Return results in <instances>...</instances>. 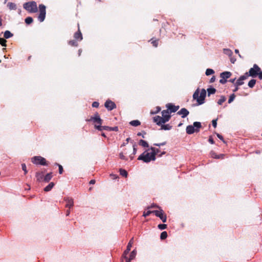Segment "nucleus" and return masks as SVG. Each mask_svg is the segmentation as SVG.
<instances>
[{"label": "nucleus", "instance_id": "6e6552de", "mask_svg": "<svg viewBox=\"0 0 262 262\" xmlns=\"http://www.w3.org/2000/svg\"><path fill=\"white\" fill-rule=\"evenodd\" d=\"M260 71V68L256 64H254L253 67L249 70V75L253 77H255L257 76Z\"/></svg>", "mask_w": 262, "mask_h": 262}, {"label": "nucleus", "instance_id": "aec40b11", "mask_svg": "<svg viewBox=\"0 0 262 262\" xmlns=\"http://www.w3.org/2000/svg\"><path fill=\"white\" fill-rule=\"evenodd\" d=\"M10 10H15L17 9V6L15 3L9 2L7 5Z\"/></svg>", "mask_w": 262, "mask_h": 262}, {"label": "nucleus", "instance_id": "5701e85b", "mask_svg": "<svg viewBox=\"0 0 262 262\" xmlns=\"http://www.w3.org/2000/svg\"><path fill=\"white\" fill-rule=\"evenodd\" d=\"M52 178V174L51 172L47 173L44 177L43 181L46 182H49L51 180Z\"/></svg>", "mask_w": 262, "mask_h": 262}, {"label": "nucleus", "instance_id": "5fc2aeb1", "mask_svg": "<svg viewBox=\"0 0 262 262\" xmlns=\"http://www.w3.org/2000/svg\"><path fill=\"white\" fill-rule=\"evenodd\" d=\"M136 144H134L133 145V155H134L136 154V152H137V148L136 147Z\"/></svg>", "mask_w": 262, "mask_h": 262}, {"label": "nucleus", "instance_id": "6e6d98bb", "mask_svg": "<svg viewBox=\"0 0 262 262\" xmlns=\"http://www.w3.org/2000/svg\"><path fill=\"white\" fill-rule=\"evenodd\" d=\"M153 46L157 47L158 46V40H154L151 42Z\"/></svg>", "mask_w": 262, "mask_h": 262}, {"label": "nucleus", "instance_id": "7c9ffc66", "mask_svg": "<svg viewBox=\"0 0 262 262\" xmlns=\"http://www.w3.org/2000/svg\"><path fill=\"white\" fill-rule=\"evenodd\" d=\"M128 154V152L127 151H125L124 152H120L119 154V157L122 160H127V158L124 155H127Z\"/></svg>", "mask_w": 262, "mask_h": 262}, {"label": "nucleus", "instance_id": "79ce46f5", "mask_svg": "<svg viewBox=\"0 0 262 262\" xmlns=\"http://www.w3.org/2000/svg\"><path fill=\"white\" fill-rule=\"evenodd\" d=\"M235 96L234 94H231L230 96L229 99L228 100V103H231L235 99Z\"/></svg>", "mask_w": 262, "mask_h": 262}, {"label": "nucleus", "instance_id": "69168bd1", "mask_svg": "<svg viewBox=\"0 0 262 262\" xmlns=\"http://www.w3.org/2000/svg\"><path fill=\"white\" fill-rule=\"evenodd\" d=\"M70 214V209L67 210V211H66V216H69Z\"/></svg>", "mask_w": 262, "mask_h": 262}, {"label": "nucleus", "instance_id": "b1692460", "mask_svg": "<svg viewBox=\"0 0 262 262\" xmlns=\"http://www.w3.org/2000/svg\"><path fill=\"white\" fill-rule=\"evenodd\" d=\"M55 184L53 182H51L48 186L44 188V191L48 192L50 191L54 187Z\"/></svg>", "mask_w": 262, "mask_h": 262}, {"label": "nucleus", "instance_id": "cd10ccee", "mask_svg": "<svg viewBox=\"0 0 262 262\" xmlns=\"http://www.w3.org/2000/svg\"><path fill=\"white\" fill-rule=\"evenodd\" d=\"M208 96H209L211 94H213L216 92V89L214 88H209L207 89Z\"/></svg>", "mask_w": 262, "mask_h": 262}, {"label": "nucleus", "instance_id": "393cba45", "mask_svg": "<svg viewBox=\"0 0 262 262\" xmlns=\"http://www.w3.org/2000/svg\"><path fill=\"white\" fill-rule=\"evenodd\" d=\"M151 150V154H154L155 157H156V155H158L160 152V150L158 148H156L153 147H151L149 149Z\"/></svg>", "mask_w": 262, "mask_h": 262}, {"label": "nucleus", "instance_id": "052dcab7", "mask_svg": "<svg viewBox=\"0 0 262 262\" xmlns=\"http://www.w3.org/2000/svg\"><path fill=\"white\" fill-rule=\"evenodd\" d=\"M215 76H212V77L211 78V79H210V83L214 82L215 81Z\"/></svg>", "mask_w": 262, "mask_h": 262}, {"label": "nucleus", "instance_id": "f3484780", "mask_svg": "<svg viewBox=\"0 0 262 262\" xmlns=\"http://www.w3.org/2000/svg\"><path fill=\"white\" fill-rule=\"evenodd\" d=\"M134 242V238H132L127 244L126 249L124 252V254L126 255L130 250L131 247Z\"/></svg>", "mask_w": 262, "mask_h": 262}, {"label": "nucleus", "instance_id": "8fccbe9b", "mask_svg": "<svg viewBox=\"0 0 262 262\" xmlns=\"http://www.w3.org/2000/svg\"><path fill=\"white\" fill-rule=\"evenodd\" d=\"M165 144H166V142H164L160 143H155L154 145L155 146H161L165 145Z\"/></svg>", "mask_w": 262, "mask_h": 262}, {"label": "nucleus", "instance_id": "c756f323", "mask_svg": "<svg viewBox=\"0 0 262 262\" xmlns=\"http://www.w3.org/2000/svg\"><path fill=\"white\" fill-rule=\"evenodd\" d=\"M130 124L134 126H137L139 125H140V122L139 120H133L130 122Z\"/></svg>", "mask_w": 262, "mask_h": 262}, {"label": "nucleus", "instance_id": "a211bd4d", "mask_svg": "<svg viewBox=\"0 0 262 262\" xmlns=\"http://www.w3.org/2000/svg\"><path fill=\"white\" fill-rule=\"evenodd\" d=\"M35 177L38 182L43 181L44 176L42 172H37Z\"/></svg>", "mask_w": 262, "mask_h": 262}, {"label": "nucleus", "instance_id": "a18cd8bd", "mask_svg": "<svg viewBox=\"0 0 262 262\" xmlns=\"http://www.w3.org/2000/svg\"><path fill=\"white\" fill-rule=\"evenodd\" d=\"M158 228L160 230H164L167 228V225L166 224H159Z\"/></svg>", "mask_w": 262, "mask_h": 262}, {"label": "nucleus", "instance_id": "4c0bfd02", "mask_svg": "<svg viewBox=\"0 0 262 262\" xmlns=\"http://www.w3.org/2000/svg\"><path fill=\"white\" fill-rule=\"evenodd\" d=\"M211 157L215 159H220L221 157H223L222 155H217L215 152H212L211 153Z\"/></svg>", "mask_w": 262, "mask_h": 262}, {"label": "nucleus", "instance_id": "a878e982", "mask_svg": "<svg viewBox=\"0 0 262 262\" xmlns=\"http://www.w3.org/2000/svg\"><path fill=\"white\" fill-rule=\"evenodd\" d=\"M139 145L144 147H148L149 145L148 143L143 140H140L139 142Z\"/></svg>", "mask_w": 262, "mask_h": 262}, {"label": "nucleus", "instance_id": "9d476101", "mask_svg": "<svg viewBox=\"0 0 262 262\" xmlns=\"http://www.w3.org/2000/svg\"><path fill=\"white\" fill-rule=\"evenodd\" d=\"M104 106L109 111H112L116 107L115 103L110 100L106 101Z\"/></svg>", "mask_w": 262, "mask_h": 262}, {"label": "nucleus", "instance_id": "72a5a7b5", "mask_svg": "<svg viewBox=\"0 0 262 262\" xmlns=\"http://www.w3.org/2000/svg\"><path fill=\"white\" fill-rule=\"evenodd\" d=\"M120 175L124 177H127L128 174L127 171L123 169H120Z\"/></svg>", "mask_w": 262, "mask_h": 262}, {"label": "nucleus", "instance_id": "3c124183", "mask_svg": "<svg viewBox=\"0 0 262 262\" xmlns=\"http://www.w3.org/2000/svg\"><path fill=\"white\" fill-rule=\"evenodd\" d=\"M99 103L98 102L95 101L93 102L92 103V106L93 107H98L99 106Z\"/></svg>", "mask_w": 262, "mask_h": 262}, {"label": "nucleus", "instance_id": "423d86ee", "mask_svg": "<svg viewBox=\"0 0 262 262\" xmlns=\"http://www.w3.org/2000/svg\"><path fill=\"white\" fill-rule=\"evenodd\" d=\"M39 14L38 16V19L40 22H42L46 17V7L45 5L41 4L39 5Z\"/></svg>", "mask_w": 262, "mask_h": 262}, {"label": "nucleus", "instance_id": "ea45409f", "mask_svg": "<svg viewBox=\"0 0 262 262\" xmlns=\"http://www.w3.org/2000/svg\"><path fill=\"white\" fill-rule=\"evenodd\" d=\"M6 40L5 39V38H0V44L3 46V47H6Z\"/></svg>", "mask_w": 262, "mask_h": 262}, {"label": "nucleus", "instance_id": "c9c22d12", "mask_svg": "<svg viewBox=\"0 0 262 262\" xmlns=\"http://www.w3.org/2000/svg\"><path fill=\"white\" fill-rule=\"evenodd\" d=\"M136 254H137V252L135 250H134L133 251H132L130 254L129 258L131 259L132 260L134 259L136 255Z\"/></svg>", "mask_w": 262, "mask_h": 262}, {"label": "nucleus", "instance_id": "39448f33", "mask_svg": "<svg viewBox=\"0 0 262 262\" xmlns=\"http://www.w3.org/2000/svg\"><path fill=\"white\" fill-rule=\"evenodd\" d=\"M32 162L35 164H39L41 165H46V159L40 156H35L32 158Z\"/></svg>", "mask_w": 262, "mask_h": 262}, {"label": "nucleus", "instance_id": "20e7f679", "mask_svg": "<svg viewBox=\"0 0 262 262\" xmlns=\"http://www.w3.org/2000/svg\"><path fill=\"white\" fill-rule=\"evenodd\" d=\"M202 125L200 122H194L193 125H190L187 126L186 131L188 135L193 134L194 132H198L201 128Z\"/></svg>", "mask_w": 262, "mask_h": 262}, {"label": "nucleus", "instance_id": "f03ea898", "mask_svg": "<svg viewBox=\"0 0 262 262\" xmlns=\"http://www.w3.org/2000/svg\"><path fill=\"white\" fill-rule=\"evenodd\" d=\"M23 7L26 11L30 13H36L37 11V4L34 1L24 3Z\"/></svg>", "mask_w": 262, "mask_h": 262}, {"label": "nucleus", "instance_id": "1a4fd4ad", "mask_svg": "<svg viewBox=\"0 0 262 262\" xmlns=\"http://www.w3.org/2000/svg\"><path fill=\"white\" fill-rule=\"evenodd\" d=\"M152 212L155 215L159 217L163 223H165L166 222V216L164 214L163 211L162 209L160 210H154L152 211Z\"/></svg>", "mask_w": 262, "mask_h": 262}, {"label": "nucleus", "instance_id": "864d4df0", "mask_svg": "<svg viewBox=\"0 0 262 262\" xmlns=\"http://www.w3.org/2000/svg\"><path fill=\"white\" fill-rule=\"evenodd\" d=\"M212 123L213 126L214 128H215L216 127V125H217V120L216 119L213 120L212 121Z\"/></svg>", "mask_w": 262, "mask_h": 262}, {"label": "nucleus", "instance_id": "f704fd0d", "mask_svg": "<svg viewBox=\"0 0 262 262\" xmlns=\"http://www.w3.org/2000/svg\"><path fill=\"white\" fill-rule=\"evenodd\" d=\"M214 73V71H213V70H212L211 69H207L206 70V73H205V74L207 76L212 75Z\"/></svg>", "mask_w": 262, "mask_h": 262}, {"label": "nucleus", "instance_id": "f8f14e48", "mask_svg": "<svg viewBox=\"0 0 262 262\" xmlns=\"http://www.w3.org/2000/svg\"><path fill=\"white\" fill-rule=\"evenodd\" d=\"M166 107L167 108V110H168L170 113L176 112L179 108V105L176 106L172 103H168L166 104Z\"/></svg>", "mask_w": 262, "mask_h": 262}, {"label": "nucleus", "instance_id": "412c9836", "mask_svg": "<svg viewBox=\"0 0 262 262\" xmlns=\"http://www.w3.org/2000/svg\"><path fill=\"white\" fill-rule=\"evenodd\" d=\"M74 36L76 39L79 40H81L82 39V34H81L79 29H78V31L74 34Z\"/></svg>", "mask_w": 262, "mask_h": 262}, {"label": "nucleus", "instance_id": "0eeeda50", "mask_svg": "<svg viewBox=\"0 0 262 262\" xmlns=\"http://www.w3.org/2000/svg\"><path fill=\"white\" fill-rule=\"evenodd\" d=\"M86 121H93L97 125H101L103 120L100 118L98 113H96L94 116H92L90 119L86 120Z\"/></svg>", "mask_w": 262, "mask_h": 262}, {"label": "nucleus", "instance_id": "ddd939ff", "mask_svg": "<svg viewBox=\"0 0 262 262\" xmlns=\"http://www.w3.org/2000/svg\"><path fill=\"white\" fill-rule=\"evenodd\" d=\"M154 122H156L158 125H161L162 124L166 123L164 119L162 117H160L159 116H156L154 117Z\"/></svg>", "mask_w": 262, "mask_h": 262}, {"label": "nucleus", "instance_id": "0e129e2a", "mask_svg": "<svg viewBox=\"0 0 262 262\" xmlns=\"http://www.w3.org/2000/svg\"><path fill=\"white\" fill-rule=\"evenodd\" d=\"M155 207L158 208V206H157L156 205H151L150 207H148L147 208L149 209V208H155Z\"/></svg>", "mask_w": 262, "mask_h": 262}, {"label": "nucleus", "instance_id": "c85d7f7f", "mask_svg": "<svg viewBox=\"0 0 262 262\" xmlns=\"http://www.w3.org/2000/svg\"><path fill=\"white\" fill-rule=\"evenodd\" d=\"M226 100V98L224 96H221L220 99L217 101L219 105H222Z\"/></svg>", "mask_w": 262, "mask_h": 262}, {"label": "nucleus", "instance_id": "c03bdc74", "mask_svg": "<svg viewBox=\"0 0 262 262\" xmlns=\"http://www.w3.org/2000/svg\"><path fill=\"white\" fill-rule=\"evenodd\" d=\"M248 76V73H246L245 74V75L241 76L239 77V79H241V80L243 81V80L246 79L247 78Z\"/></svg>", "mask_w": 262, "mask_h": 262}, {"label": "nucleus", "instance_id": "4468645a", "mask_svg": "<svg viewBox=\"0 0 262 262\" xmlns=\"http://www.w3.org/2000/svg\"><path fill=\"white\" fill-rule=\"evenodd\" d=\"M162 116L166 122H168L171 118L170 112L168 110H163L162 112Z\"/></svg>", "mask_w": 262, "mask_h": 262}, {"label": "nucleus", "instance_id": "473e14b6", "mask_svg": "<svg viewBox=\"0 0 262 262\" xmlns=\"http://www.w3.org/2000/svg\"><path fill=\"white\" fill-rule=\"evenodd\" d=\"M255 83H256V80H255V79H251L248 82V86L250 88H252L254 87V86L255 85Z\"/></svg>", "mask_w": 262, "mask_h": 262}, {"label": "nucleus", "instance_id": "f257e3e1", "mask_svg": "<svg viewBox=\"0 0 262 262\" xmlns=\"http://www.w3.org/2000/svg\"><path fill=\"white\" fill-rule=\"evenodd\" d=\"M206 96V90L202 89L200 92L199 88H198L193 93L192 97L194 100L196 101V105H200L205 103Z\"/></svg>", "mask_w": 262, "mask_h": 262}, {"label": "nucleus", "instance_id": "9b49d317", "mask_svg": "<svg viewBox=\"0 0 262 262\" xmlns=\"http://www.w3.org/2000/svg\"><path fill=\"white\" fill-rule=\"evenodd\" d=\"M63 200L67 203V204L66 205V207L70 209L73 206L74 201L72 198L64 197L63 199Z\"/></svg>", "mask_w": 262, "mask_h": 262}, {"label": "nucleus", "instance_id": "13d9d810", "mask_svg": "<svg viewBox=\"0 0 262 262\" xmlns=\"http://www.w3.org/2000/svg\"><path fill=\"white\" fill-rule=\"evenodd\" d=\"M144 135H145V132H144L143 133H138L137 134V135H138V136H142L143 138H145V137H144Z\"/></svg>", "mask_w": 262, "mask_h": 262}, {"label": "nucleus", "instance_id": "2eb2a0df", "mask_svg": "<svg viewBox=\"0 0 262 262\" xmlns=\"http://www.w3.org/2000/svg\"><path fill=\"white\" fill-rule=\"evenodd\" d=\"M95 128L99 131L103 130H111V127L107 126H101V125L95 124Z\"/></svg>", "mask_w": 262, "mask_h": 262}, {"label": "nucleus", "instance_id": "338daca9", "mask_svg": "<svg viewBox=\"0 0 262 262\" xmlns=\"http://www.w3.org/2000/svg\"><path fill=\"white\" fill-rule=\"evenodd\" d=\"M95 183V180H91L90 181V184H94Z\"/></svg>", "mask_w": 262, "mask_h": 262}, {"label": "nucleus", "instance_id": "2f4dec72", "mask_svg": "<svg viewBox=\"0 0 262 262\" xmlns=\"http://www.w3.org/2000/svg\"><path fill=\"white\" fill-rule=\"evenodd\" d=\"M224 53L229 56H231L233 54L232 51L229 49H224Z\"/></svg>", "mask_w": 262, "mask_h": 262}, {"label": "nucleus", "instance_id": "e2e57ef3", "mask_svg": "<svg viewBox=\"0 0 262 262\" xmlns=\"http://www.w3.org/2000/svg\"><path fill=\"white\" fill-rule=\"evenodd\" d=\"M208 141H209V143H210L212 144L214 143L213 139L212 138H211V137H210L209 138Z\"/></svg>", "mask_w": 262, "mask_h": 262}, {"label": "nucleus", "instance_id": "58836bf2", "mask_svg": "<svg viewBox=\"0 0 262 262\" xmlns=\"http://www.w3.org/2000/svg\"><path fill=\"white\" fill-rule=\"evenodd\" d=\"M167 237V233L166 231H163L161 233L160 238L161 239H164Z\"/></svg>", "mask_w": 262, "mask_h": 262}, {"label": "nucleus", "instance_id": "680f3d73", "mask_svg": "<svg viewBox=\"0 0 262 262\" xmlns=\"http://www.w3.org/2000/svg\"><path fill=\"white\" fill-rule=\"evenodd\" d=\"M257 75L258 76V77L260 79H262V71H261V70L260 71L259 73H258Z\"/></svg>", "mask_w": 262, "mask_h": 262}, {"label": "nucleus", "instance_id": "bb28decb", "mask_svg": "<svg viewBox=\"0 0 262 262\" xmlns=\"http://www.w3.org/2000/svg\"><path fill=\"white\" fill-rule=\"evenodd\" d=\"M13 34L11 33L9 31H6L5 32H4V38H6V39H8V38H9L13 36Z\"/></svg>", "mask_w": 262, "mask_h": 262}, {"label": "nucleus", "instance_id": "49530a36", "mask_svg": "<svg viewBox=\"0 0 262 262\" xmlns=\"http://www.w3.org/2000/svg\"><path fill=\"white\" fill-rule=\"evenodd\" d=\"M244 84V82L243 81H242L241 80V79L239 78L237 81H236V82L235 83V85H237V86H239V85H242Z\"/></svg>", "mask_w": 262, "mask_h": 262}, {"label": "nucleus", "instance_id": "7ed1b4c3", "mask_svg": "<svg viewBox=\"0 0 262 262\" xmlns=\"http://www.w3.org/2000/svg\"><path fill=\"white\" fill-rule=\"evenodd\" d=\"M138 160H142L145 163H149L151 161H155L156 157H155L154 154H151V152L144 151L139 156Z\"/></svg>", "mask_w": 262, "mask_h": 262}, {"label": "nucleus", "instance_id": "a19ab883", "mask_svg": "<svg viewBox=\"0 0 262 262\" xmlns=\"http://www.w3.org/2000/svg\"><path fill=\"white\" fill-rule=\"evenodd\" d=\"M69 44L72 46H78V43L77 42L74 40H70L69 41Z\"/></svg>", "mask_w": 262, "mask_h": 262}, {"label": "nucleus", "instance_id": "6ab92c4d", "mask_svg": "<svg viewBox=\"0 0 262 262\" xmlns=\"http://www.w3.org/2000/svg\"><path fill=\"white\" fill-rule=\"evenodd\" d=\"M231 76V73L230 72H224L220 74V77L225 80L229 78Z\"/></svg>", "mask_w": 262, "mask_h": 262}, {"label": "nucleus", "instance_id": "603ef678", "mask_svg": "<svg viewBox=\"0 0 262 262\" xmlns=\"http://www.w3.org/2000/svg\"><path fill=\"white\" fill-rule=\"evenodd\" d=\"M58 167H59V173L60 174H61L63 172L62 166L61 165H59V164H58Z\"/></svg>", "mask_w": 262, "mask_h": 262}, {"label": "nucleus", "instance_id": "bf43d9fd", "mask_svg": "<svg viewBox=\"0 0 262 262\" xmlns=\"http://www.w3.org/2000/svg\"><path fill=\"white\" fill-rule=\"evenodd\" d=\"M216 135H217V137L220 139H221V140H222L223 141H224V139H223V137L221 135H220V134H216Z\"/></svg>", "mask_w": 262, "mask_h": 262}, {"label": "nucleus", "instance_id": "37998d69", "mask_svg": "<svg viewBox=\"0 0 262 262\" xmlns=\"http://www.w3.org/2000/svg\"><path fill=\"white\" fill-rule=\"evenodd\" d=\"M160 110H161V107H159V106H157V107L156 108V110H155V111H151L150 112V113H151V114H157V113H159V112L160 111Z\"/></svg>", "mask_w": 262, "mask_h": 262}, {"label": "nucleus", "instance_id": "de8ad7c7", "mask_svg": "<svg viewBox=\"0 0 262 262\" xmlns=\"http://www.w3.org/2000/svg\"><path fill=\"white\" fill-rule=\"evenodd\" d=\"M21 167H22V169L23 170V171L25 172V174H26L28 172V171L27 170V167H26V164L25 163L22 164Z\"/></svg>", "mask_w": 262, "mask_h": 262}, {"label": "nucleus", "instance_id": "774afa93", "mask_svg": "<svg viewBox=\"0 0 262 262\" xmlns=\"http://www.w3.org/2000/svg\"><path fill=\"white\" fill-rule=\"evenodd\" d=\"M117 129H118V127H111V130L116 131Z\"/></svg>", "mask_w": 262, "mask_h": 262}, {"label": "nucleus", "instance_id": "09e8293b", "mask_svg": "<svg viewBox=\"0 0 262 262\" xmlns=\"http://www.w3.org/2000/svg\"><path fill=\"white\" fill-rule=\"evenodd\" d=\"M151 213H153L152 211H149V210H148V211H146V212H145H145H144V213H143V216H144V217L148 216H149V215Z\"/></svg>", "mask_w": 262, "mask_h": 262}, {"label": "nucleus", "instance_id": "4be33fe9", "mask_svg": "<svg viewBox=\"0 0 262 262\" xmlns=\"http://www.w3.org/2000/svg\"><path fill=\"white\" fill-rule=\"evenodd\" d=\"M171 128H172V126L170 125L169 124H162V125H161V129H160L168 130L171 129Z\"/></svg>", "mask_w": 262, "mask_h": 262}, {"label": "nucleus", "instance_id": "dca6fc26", "mask_svg": "<svg viewBox=\"0 0 262 262\" xmlns=\"http://www.w3.org/2000/svg\"><path fill=\"white\" fill-rule=\"evenodd\" d=\"M189 111L185 108H182L178 112V114L182 115L183 118H185L189 114Z\"/></svg>", "mask_w": 262, "mask_h": 262}, {"label": "nucleus", "instance_id": "4d7b16f0", "mask_svg": "<svg viewBox=\"0 0 262 262\" xmlns=\"http://www.w3.org/2000/svg\"><path fill=\"white\" fill-rule=\"evenodd\" d=\"M227 82V80L222 78L220 80V82L222 84H225Z\"/></svg>", "mask_w": 262, "mask_h": 262}, {"label": "nucleus", "instance_id": "e433bc0d", "mask_svg": "<svg viewBox=\"0 0 262 262\" xmlns=\"http://www.w3.org/2000/svg\"><path fill=\"white\" fill-rule=\"evenodd\" d=\"M33 21V19L31 17H27L25 20V23L28 25L31 24Z\"/></svg>", "mask_w": 262, "mask_h": 262}]
</instances>
